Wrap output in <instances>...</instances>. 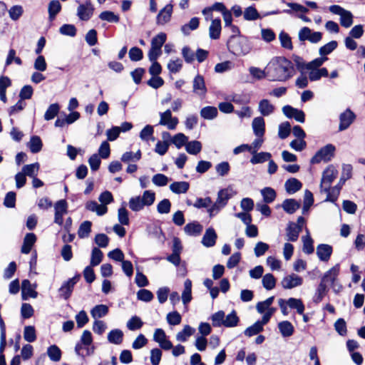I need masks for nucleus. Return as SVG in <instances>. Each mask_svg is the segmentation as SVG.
I'll return each mask as SVG.
<instances>
[{
	"instance_id": "3c124183",
	"label": "nucleus",
	"mask_w": 365,
	"mask_h": 365,
	"mask_svg": "<svg viewBox=\"0 0 365 365\" xmlns=\"http://www.w3.org/2000/svg\"><path fill=\"white\" fill-rule=\"evenodd\" d=\"M337 46L338 43L336 41H331L330 42L319 48V53L321 56L326 57L327 55H329L333 51H334Z\"/></svg>"
},
{
	"instance_id": "f03ea898",
	"label": "nucleus",
	"mask_w": 365,
	"mask_h": 365,
	"mask_svg": "<svg viewBox=\"0 0 365 365\" xmlns=\"http://www.w3.org/2000/svg\"><path fill=\"white\" fill-rule=\"evenodd\" d=\"M227 46L229 51L237 56H245L252 49L247 38L242 35H232L227 41Z\"/></svg>"
},
{
	"instance_id": "338daca9",
	"label": "nucleus",
	"mask_w": 365,
	"mask_h": 365,
	"mask_svg": "<svg viewBox=\"0 0 365 365\" xmlns=\"http://www.w3.org/2000/svg\"><path fill=\"white\" fill-rule=\"evenodd\" d=\"M263 330V327L259 324V321H257L254 324L247 327L244 334L247 336H252L254 335L258 334Z\"/></svg>"
},
{
	"instance_id": "393cba45",
	"label": "nucleus",
	"mask_w": 365,
	"mask_h": 365,
	"mask_svg": "<svg viewBox=\"0 0 365 365\" xmlns=\"http://www.w3.org/2000/svg\"><path fill=\"white\" fill-rule=\"evenodd\" d=\"M86 208L89 211L96 212L99 216L105 215L108 211V208L106 205H99L96 201L93 200L88 201L86 204Z\"/></svg>"
},
{
	"instance_id": "0e129e2a",
	"label": "nucleus",
	"mask_w": 365,
	"mask_h": 365,
	"mask_svg": "<svg viewBox=\"0 0 365 365\" xmlns=\"http://www.w3.org/2000/svg\"><path fill=\"white\" fill-rule=\"evenodd\" d=\"M353 18L351 12L346 10L340 16V24L344 28H349L353 24Z\"/></svg>"
},
{
	"instance_id": "37998d69",
	"label": "nucleus",
	"mask_w": 365,
	"mask_h": 365,
	"mask_svg": "<svg viewBox=\"0 0 365 365\" xmlns=\"http://www.w3.org/2000/svg\"><path fill=\"white\" fill-rule=\"evenodd\" d=\"M261 194L265 203H272L277 196L275 190L269 187L262 189Z\"/></svg>"
},
{
	"instance_id": "72a5a7b5",
	"label": "nucleus",
	"mask_w": 365,
	"mask_h": 365,
	"mask_svg": "<svg viewBox=\"0 0 365 365\" xmlns=\"http://www.w3.org/2000/svg\"><path fill=\"white\" fill-rule=\"evenodd\" d=\"M278 328L282 336L289 337L294 333L293 325L289 321H283L278 324Z\"/></svg>"
},
{
	"instance_id": "4be33fe9",
	"label": "nucleus",
	"mask_w": 365,
	"mask_h": 365,
	"mask_svg": "<svg viewBox=\"0 0 365 365\" xmlns=\"http://www.w3.org/2000/svg\"><path fill=\"white\" fill-rule=\"evenodd\" d=\"M203 230V227L197 221L187 223L184 227L185 232L190 236H197L200 235Z\"/></svg>"
},
{
	"instance_id": "6e6d98bb",
	"label": "nucleus",
	"mask_w": 365,
	"mask_h": 365,
	"mask_svg": "<svg viewBox=\"0 0 365 365\" xmlns=\"http://www.w3.org/2000/svg\"><path fill=\"white\" fill-rule=\"evenodd\" d=\"M232 197L230 191L227 189H221L217 193L216 201L218 204H222L225 207L227 205L228 200Z\"/></svg>"
},
{
	"instance_id": "603ef678",
	"label": "nucleus",
	"mask_w": 365,
	"mask_h": 365,
	"mask_svg": "<svg viewBox=\"0 0 365 365\" xmlns=\"http://www.w3.org/2000/svg\"><path fill=\"white\" fill-rule=\"evenodd\" d=\"M327 292V284H326V283H324L323 281L321 280V282L319 283V284L316 290L314 297V302H316V303L320 302L323 299L324 297L326 295Z\"/></svg>"
},
{
	"instance_id": "774afa93",
	"label": "nucleus",
	"mask_w": 365,
	"mask_h": 365,
	"mask_svg": "<svg viewBox=\"0 0 365 365\" xmlns=\"http://www.w3.org/2000/svg\"><path fill=\"white\" fill-rule=\"evenodd\" d=\"M291 132V125L289 122H283L279 125L278 135L281 139L287 138Z\"/></svg>"
},
{
	"instance_id": "680f3d73",
	"label": "nucleus",
	"mask_w": 365,
	"mask_h": 365,
	"mask_svg": "<svg viewBox=\"0 0 365 365\" xmlns=\"http://www.w3.org/2000/svg\"><path fill=\"white\" fill-rule=\"evenodd\" d=\"M129 207L134 212H138L143 210L145 207L141 200L140 196L133 197L130 199L128 202Z\"/></svg>"
},
{
	"instance_id": "a18cd8bd",
	"label": "nucleus",
	"mask_w": 365,
	"mask_h": 365,
	"mask_svg": "<svg viewBox=\"0 0 365 365\" xmlns=\"http://www.w3.org/2000/svg\"><path fill=\"white\" fill-rule=\"evenodd\" d=\"M239 321L240 319L237 315L236 311L232 310L230 314L225 317L223 326L225 327H235L237 326Z\"/></svg>"
},
{
	"instance_id": "4d7b16f0",
	"label": "nucleus",
	"mask_w": 365,
	"mask_h": 365,
	"mask_svg": "<svg viewBox=\"0 0 365 365\" xmlns=\"http://www.w3.org/2000/svg\"><path fill=\"white\" fill-rule=\"evenodd\" d=\"M262 283L267 290H271L275 287L276 279L272 274L268 273L262 277Z\"/></svg>"
},
{
	"instance_id": "864d4df0",
	"label": "nucleus",
	"mask_w": 365,
	"mask_h": 365,
	"mask_svg": "<svg viewBox=\"0 0 365 365\" xmlns=\"http://www.w3.org/2000/svg\"><path fill=\"white\" fill-rule=\"evenodd\" d=\"M185 150L189 154L197 155L202 150V144L197 140L187 142L185 146Z\"/></svg>"
},
{
	"instance_id": "de8ad7c7",
	"label": "nucleus",
	"mask_w": 365,
	"mask_h": 365,
	"mask_svg": "<svg viewBox=\"0 0 365 365\" xmlns=\"http://www.w3.org/2000/svg\"><path fill=\"white\" fill-rule=\"evenodd\" d=\"M61 349L56 345H51L47 349V355L53 361H59L61 359Z\"/></svg>"
},
{
	"instance_id": "c756f323",
	"label": "nucleus",
	"mask_w": 365,
	"mask_h": 365,
	"mask_svg": "<svg viewBox=\"0 0 365 365\" xmlns=\"http://www.w3.org/2000/svg\"><path fill=\"white\" fill-rule=\"evenodd\" d=\"M339 273V265L336 264L324 274L321 280L323 281L324 283L331 282V284H333L336 280Z\"/></svg>"
},
{
	"instance_id": "6e6552de",
	"label": "nucleus",
	"mask_w": 365,
	"mask_h": 365,
	"mask_svg": "<svg viewBox=\"0 0 365 365\" xmlns=\"http://www.w3.org/2000/svg\"><path fill=\"white\" fill-rule=\"evenodd\" d=\"M160 125H165L170 130H174L176 128L179 121L178 118L172 117V113L170 109L166 110L163 113H160Z\"/></svg>"
},
{
	"instance_id": "5fc2aeb1",
	"label": "nucleus",
	"mask_w": 365,
	"mask_h": 365,
	"mask_svg": "<svg viewBox=\"0 0 365 365\" xmlns=\"http://www.w3.org/2000/svg\"><path fill=\"white\" fill-rule=\"evenodd\" d=\"M103 257L102 251L98 247H93L91 252V266L96 267L98 265Z\"/></svg>"
},
{
	"instance_id": "cd10ccee",
	"label": "nucleus",
	"mask_w": 365,
	"mask_h": 365,
	"mask_svg": "<svg viewBox=\"0 0 365 365\" xmlns=\"http://www.w3.org/2000/svg\"><path fill=\"white\" fill-rule=\"evenodd\" d=\"M258 110L262 115L267 116L274 112V106L267 99H262L259 103Z\"/></svg>"
},
{
	"instance_id": "f257e3e1",
	"label": "nucleus",
	"mask_w": 365,
	"mask_h": 365,
	"mask_svg": "<svg viewBox=\"0 0 365 365\" xmlns=\"http://www.w3.org/2000/svg\"><path fill=\"white\" fill-rule=\"evenodd\" d=\"M267 76L272 81H286L294 75V68L291 61L279 56L272 58L266 67Z\"/></svg>"
},
{
	"instance_id": "ddd939ff",
	"label": "nucleus",
	"mask_w": 365,
	"mask_h": 365,
	"mask_svg": "<svg viewBox=\"0 0 365 365\" xmlns=\"http://www.w3.org/2000/svg\"><path fill=\"white\" fill-rule=\"evenodd\" d=\"M301 232V226L295 222H289L286 228L287 240L289 242H296Z\"/></svg>"
},
{
	"instance_id": "49530a36",
	"label": "nucleus",
	"mask_w": 365,
	"mask_h": 365,
	"mask_svg": "<svg viewBox=\"0 0 365 365\" xmlns=\"http://www.w3.org/2000/svg\"><path fill=\"white\" fill-rule=\"evenodd\" d=\"M199 24V19L197 17H193L190 19L188 24L181 26V31L185 35H189L191 31L195 30L198 28Z\"/></svg>"
},
{
	"instance_id": "a878e982",
	"label": "nucleus",
	"mask_w": 365,
	"mask_h": 365,
	"mask_svg": "<svg viewBox=\"0 0 365 365\" xmlns=\"http://www.w3.org/2000/svg\"><path fill=\"white\" fill-rule=\"evenodd\" d=\"M61 10V4L58 0H52L49 2L48 6V19L52 21L55 19L56 15Z\"/></svg>"
},
{
	"instance_id": "5701e85b",
	"label": "nucleus",
	"mask_w": 365,
	"mask_h": 365,
	"mask_svg": "<svg viewBox=\"0 0 365 365\" xmlns=\"http://www.w3.org/2000/svg\"><path fill=\"white\" fill-rule=\"evenodd\" d=\"M300 202L294 199H286L283 201L282 207L288 214L294 213L299 207Z\"/></svg>"
},
{
	"instance_id": "2f4dec72",
	"label": "nucleus",
	"mask_w": 365,
	"mask_h": 365,
	"mask_svg": "<svg viewBox=\"0 0 365 365\" xmlns=\"http://www.w3.org/2000/svg\"><path fill=\"white\" fill-rule=\"evenodd\" d=\"M39 168V163H34L32 164H29L23 166L21 172H23L26 175V176L34 178V177H36L38 175Z\"/></svg>"
},
{
	"instance_id": "dca6fc26",
	"label": "nucleus",
	"mask_w": 365,
	"mask_h": 365,
	"mask_svg": "<svg viewBox=\"0 0 365 365\" xmlns=\"http://www.w3.org/2000/svg\"><path fill=\"white\" fill-rule=\"evenodd\" d=\"M217 235L212 227H209L205 230V232L202 239V244L206 247H213L216 243Z\"/></svg>"
},
{
	"instance_id": "09e8293b",
	"label": "nucleus",
	"mask_w": 365,
	"mask_h": 365,
	"mask_svg": "<svg viewBox=\"0 0 365 365\" xmlns=\"http://www.w3.org/2000/svg\"><path fill=\"white\" fill-rule=\"evenodd\" d=\"M188 138L183 133H179L175 135L170 140L171 143L175 145L178 149L187 143Z\"/></svg>"
},
{
	"instance_id": "58836bf2",
	"label": "nucleus",
	"mask_w": 365,
	"mask_h": 365,
	"mask_svg": "<svg viewBox=\"0 0 365 365\" xmlns=\"http://www.w3.org/2000/svg\"><path fill=\"white\" fill-rule=\"evenodd\" d=\"M92 222L88 220H86L82 222L78 230V236L81 239L88 237L91 232Z\"/></svg>"
},
{
	"instance_id": "423d86ee",
	"label": "nucleus",
	"mask_w": 365,
	"mask_h": 365,
	"mask_svg": "<svg viewBox=\"0 0 365 365\" xmlns=\"http://www.w3.org/2000/svg\"><path fill=\"white\" fill-rule=\"evenodd\" d=\"M355 113L349 108H346L339 115V131H344L349 128L356 119Z\"/></svg>"
},
{
	"instance_id": "7c9ffc66",
	"label": "nucleus",
	"mask_w": 365,
	"mask_h": 365,
	"mask_svg": "<svg viewBox=\"0 0 365 365\" xmlns=\"http://www.w3.org/2000/svg\"><path fill=\"white\" fill-rule=\"evenodd\" d=\"M192 282L187 279L184 282V290L182 293V300L185 305H187L192 300Z\"/></svg>"
},
{
	"instance_id": "e433bc0d",
	"label": "nucleus",
	"mask_w": 365,
	"mask_h": 365,
	"mask_svg": "<svg viewBox=\"0 0 365 365\" xmlns=\"http://www.w3.org/2000/svg\"><path fill=\"white\" fill-rule=\"evenodd\" d=\"M307 235L302 237L303 242V252L307 255H310L314 252L313 240L312 239L308 229L306 230Z\"/></svg>"
},
{
	"instance_id": "aec40b11",
	"label": "nucleus",
	"mask_w": 365,
	"mask_h": 365,
	"mask_svg": "<svg viewBox=\"0 0 365 365\" xmlns=\"http://www.w3.org/2000/svg\"><path fill=\"white\" fill-rule=\"evenodd\" d=\"M93 343V336L91 332L88 330H84L81 336L80 340L75 346V353L79 354V350L81 349V345H91Z\"/></svg>"
},
{
	"instance_id": "39448f33",
	"label": "nucleus",
	"mask_w": 365,
	"mask_h": 365,
	"mask_svg": "<svg viewBox=\"0 0 365 365\" xmlns=\"http://www.w3.org/2000/svg\"><path fill=\"white\" fill-rule=\"evenodd\" d=\"M80 277V274H76L73 277L70 278L67 281L64 282L61 287L58 289L59 297L66 300L69 299L73 292L74 286L78 282Z\"/></svg>"
},
{
	"instance_id": "79ce46f5",
	"label": "nucleus",
	"mask_w": 365,
	"mask_h": 365,
	"mask_svg": "<svg viewBox=\"0 0 365 365\" xmlns=\"http://www.w3.org/2000/svg\"><path fill=\"white\" fill-rule=\"evenodd\" d=\"M287 304L291 309H295L299 314H304L305 308L301 299L291 297L287 301Z\"/></svg>"
},
{
	"instance_id": "1a4fd4ad",
	"label": "nucleus",
	"mask_w": 365,
	"mask_h": 365,
	"mask_svg": "<svg viewBox=\"0 0 365 365\" xmlns=\"http://www.w3.org/2000/svg\"><path fill=\"white\" fill-rule=\"evenodd\" d=\"M302 283V277L295 274H289L284 277L281 281V284L282 287L285 289H291L294 287L301 286Z\"/></svg>"
},
{
	"instance_id": "9b49d317",
	"label": "nucleus",
	"mask_w": 365,
	"mask_h": 365,
	"mask_svg": "<svg viewBox=\"0 0 365 365\" xmlns=\"http://www.w3.org/2000/svg\"><path fill=\"white\" fill-rule=\"evenodd\" d=\"M173 6L171 4L165 5L160 10L156 17V24L158 25H165L168 23L172 16Z\"/></svg>"
},
{
	"instance_id": "bb28decb",
	"label": "nucleus",
	"mask_w": 365,
	"mask_h": 365,
	"mask_svg": "<svg viewBox=\"0 0 365 365\" xmlns=\"http://www.w3.org/2000/svg\"><path fill=\"white\" fill-rule=\"evenodd\" d=\"M284 186L289 194H294L302 188V184L296 178H290L285 182Z\"/></svg>"
},
{
	"instance_id": "ea45409f",
	"label": "nucleus",
	"mask_w": 365,
	"mask_h": 365,
	"mask_svg": "<svg viewBox=\"0 0 365 365\" xmlns=\"http://www.w3.org/2000/svg\"><path fill=\"white\" fill-rule=\"evenodd\" d=\"M243 16L246 21H255L262 18L257 10L253 6L246 8L244 11Z\"/></svg>"
},
{
	"instance_id": "f3484780",
	"label": "nucleus",
	"mask_w": 365,
	"mask_h": 365,
	"mask_svg": "<svg viewBox=\"0 0 365 365\" xmlns=\"http://www.w3.org/2000/svg\"><path fill=\"white\" fill-rule=\"evenodd\" d=\"M321 192H324L327 193V198L325 199V202H331L335 203L336 205H338L336 203L339 195L340 194V190L338 187L334 186L331 187V185L324 186L322 189H321Z\"/></svg>"
},
{
	"instance_id": "4468645a",
	"label": "nucleus",
	"mask_w": 365,
	"mask_h": 365,
	"mask_svg": "<svg viewBox=\"0 0 365 365\" xmlns=\"http://www.w3.org/2000/svg\"><path fill=\"white\" fill-rule=\"evenodd\" d=\"M332 252V247L327 244H320L317 247V255L322 262H328Z\"/></svg>"
},
{
	"instance_id": "8fccbe9b",
	"label": "nucleus",
	"mask_w": 365,
	"mask_h": 365,
	"mask_svg": "<svg viewBox=\"0 0 365 365\" xmlns=\"http://www.w3.org/2000/svg\"><path fill=\"white\" fill-rule=\"evenodd\" d=\"M167 36L166 34L161 32L154 36L151 41V47L161 50L162 46L166 41Z\"/></svg>"
},
{
	"instance_id": "bf43d9fd",
	"label": "nucleus",
	"mask_w": 365,
	"mask_h": 365,
	"mask_svg": "<svg viewBox=\"0 0 365 365\" xmlns=\"http://www.w3.org/2000/svg\"><path fill=\"white\" fill-rule=\"evenodd\" d=\"M286 4L290 8V9H284L283 11L284 13L292 14V11L301 12V13H307L309 9L297 3L287 2Z\"/></svg>"
},
{
	"instance_id": "c85d7f7f",
	"label": "nucleus",
	"mask_w": 365,
	"mask_h": 365,
	"mask_svg": "<svg viewBox=\"0 0 365 365\" xmlns=\"http://www.w3.org/2000/svg\"><path fill=\"white\" fill-rule=\"evenodd\" d=\"M190 184L185 181L174 182L170 185V190L175 194H182L187 192Z\"/></svg>"
},
{
	"instance_id": "412c9836",
	"label": "nucleus",
	"mask_w": 365,
	"mask_h": 365,
	"mask_svg": "<svg viewBox=\"0 0 365 365\" xmlns=\"http://www.w3.org/2000/svg\"><path fill=\"white\" fill-rule=\"evenodd\" d=\"M36 241V236L34 233H27L24 239L23 245L21 247V252L24 254H29L33 245Z\"/></svg>"
},
{
	"instance_id": "e2e57ef3",
	"label": "nucleus",
	"mask_w": 365,
	"mask_h": 365,
	"mask_svg": "<svg viewBox=\"0 0 365 365\" xmlns=\"http://www.w3.org/2000/svg\"><path fill=\"white\" fill-rule=\"evenodd\" d=\"M59 110L60 106L58 103L51 104L44 114V119L46 120L53 119L58 113Z\"/></svg>"
},
{
	"instance_id": "4c0bfd02",
	"label": "nucleus",
	"mask_w": 365,
	"mask_h": 365,
	"mask_svg": "<svg viewBox=\"0 0 365 365\" xmlns=\"http://www.w3.org/2000/svg\"><path fill=\"white\" fill-rule=\"evenodd\" d=\"M108 313V307L105 304H98L95 306L91 311V314L93 318L98 319L102 318L107 315Z\"/></svg>"
},
{
	"instance_id": "c03bdc74",
	"label": "nucleus",
	"mask_w": 365,
	"mask_h": 365,
	"mask_svg": "<svg viewBox=\"0 0 365 365\" xmlns=\"http://www.w3.org/2000/svg\"><path fill=\"white\" fill-rule=\"evenodd\" d=\"M195 329L190 326L185 325L183 329L177 334L176 339L179 341L185 342L187 340L188 337L195 333Z\"/></svg>"
},
{
	"instance_id": "6ab92c4d",
	"label": "nucleus",
	"mask_w": 365,
	"mask_h": 365,
	"mask_svg": "<svg viewBox=\"0 0 365 365\" xmlns=\"http://www.w3.org/2000/svg\"><path fill=\"white\" fill-rule=\"evenodd\" d=\"M221 20L220 19H215L212 20L211 24L209 27V36L211 39H218L221 33Z\"/></svg>"
},
{
	"instance_id": "69168bd1",
	"label": "nucleus",
	"mask_w": 365,
	"mask_h": 365,
	"mask_svg": "<svg viewBox=\"0 0 365 365\" xmlns=\"http://www.w3.org/2000/svg\"><path fill=\"white\" fill-rule=\"evenodd\" d=\"M99 18L102 21H106L110 23H118L120 20L118 15L115 14L114 12L110 11H105L100 14Z\"/></svg>"
},
{
	"instance_id": "a211bd4d",
	"label": "nucleus",
	"mask_w": 365,
	"mask_h": 365,
	"mask_svg": "<svg viewBox=\"0 0 365 365\" xmlns=\"http://www.w3.org/2000/svg\"><path fill=\"white\" fill-rule=\"evenodd\" d=\"M253 132L257 137L262 138L265 132V123L262 117H256L252 123Z\"/></svg>"
},
{
	"instance_id": "2eb2a0df",
	"label": "nucleus",
	"mask_w": 365,
	"mask_h": 365,
	"mask_svg": "<svg viewBox=\"0 0 365 365\" xmlns=\"http://www.w3.org/2000/svg\"><path fill=\"white\" fill-rule=\"evenodd\" d=\"M193 92L198 96H204L207 93L205 80L202 76L197 75L192 82Z\"/></svg>"
},
{
	"instance_id": "052dcab7",
	"label": "nucleus",
	"mask_w": 365,
	"mask_h": 365,
	"mask_svg": "<svg viewBox=\"0 0 365 365\" xmlns=\"http://www.w3.org/2000/svg\"><path fill=\"white\" fill-rule=\"evenodd\" d=\"M143 325L141 319L138 316L132 317L126 324L127 328L130 331L140 329Z\"/></svg>"
},
{
	"instance_id": "0eeeda50",
	"label": "nucleus",
	"mask_w": 365,
	"mask_h": 365,
	"mask_svg": "<svg viewBox=\"0 0 365 365\" xmlns=\"http://www.w3.org/2000/svg\"><path fill=\"white\" fill-rule=\"evenodd\" d=\"M337 175L338 171L334 165L328 166L322 173L320 188L322 189L324 186L331 185V182L336 178Z\"/></svg>"
},
{
	"instance_id": "c9c22d12",
	"label": "nucleus",
	"mask_w": 365,
	"mask_h": 365,
	"mask_svg": "<svg viewBox=\"0 0 365 365\" xmlns=\"http://www.w3.org/2000/svg\"><path fill=\"white\" fill-rule=\"evenodd\" d=\"M27 145L32 153H37L41 151L43 143L39 136L33 135Z\"/></svg>"
},
{
	"instance_id": "473e14b6",
	"label": "nucleus",
	"mask_w": 365,
	"mask_h": 365,
	"mask_svg": "<svg viewBox=\"0 0 365 365\" xmlns=\"http://www.w3.org/2000/svg\"><path fill=\"white\" fill-rule=\"evenodd\" d=\"M217 114V108L214 106H205L200 110V116L205 120H213Z\"/></svg>"
},
{
	"instance_id": "13d9d810",
	"label": "nucleus",
	"mask_w": 365,
	"mask_h": 365,
	"mask_svg": "<svg viewBox=\"0 0 365 365\" xmlns=\"http://www.w3.org/2000/svg\"><path fill=\"white\" fill-rule=\"evenodd\" d=\"M96 347L91 345H81V349L79 350V354H76L78 356L81 357L83 361H86V357L91 356L94 354Z\"/></svg>"
},
{
	"instance_id": "a19ab883",
	"label": "nucleus",
	"mask_w": 365,
	"mask_h": 365,
	"mask_svg": "<svg viewBox=\"0 0 365 365\" xmlns=\"http://www.w3.org/2000/svg\"><path fill=\"white\" fill-rule=\"evenodd\" d=\"M253 156L250 159V162L252 164L255 165L258 163H262L265 161L269 160L272 155L267 152H261L259 153H252Z\"/></svg>"
},
{
	"instance_id": "f8f14e48",
	"label": "nucleus",
	"mask_w": 365,
	"mask_h": 365,
	"mask_svg": "<svg viewBox=\"0 0 365 365\" xmlns=\"http://www.w3.org/2000/svg\"><path fill=\"white\" fill-rule=\"evenodd\" d=\"M93 7L90 1L86 4H80L77 9V16L82 21H88L93 13Z\"/></svg>"
},
{
	"instance_id": "7ed1b4c3",
	"label": "nucleus",
	"mask_w": 365,
	"mask_h": 365,
	"mask_svg": "<svg viewBox=\"0 0 365 365\" xmlns=\"http://www.w3.org/2000/svg\"><path fill=\"white\" fill-rule=\"evenodd\" d=\"M336 148L332 144H327L319 149L312 158V164L319 163L322 161L329 162L334 155Z\"/></svg>"
},
{
	"instance_id": "9d476101",
	"label": "nucleus",
	"mask_w": 365,
	"mask_h": 365,
	"mask_svg": "<svg viewBox=\"0 0 365 365\" xmlns=\"http://www.w3.org/2000/svg\"><path fill=\"white\" fill-rule=\"evenodd\" d=\"M36 284H31L29 279H24L21 282V297L27 300L29 297L36 298L38 292L35 290Z\"/></svg>"
},
{
	"instance_id": "20e7f679",
	"label": "nucleus",
	"mask_w": 365,
	"mask_h": 365,
	"mask_svg": "<svg viewBox=\"0 0 365 365\" xmlns=\"http://www.w3.org/2000/svg\"><path fill=\"white\" fill-rule=\"evenodd\" d=\"M298 37L300 41H308L312 43H317L322 40V33L312 31L309 27L304 26L299 31Z\"/></svg>"
},
{
	"instance_id": "f704fd0d",
	"label": "nucleus",
	"mask_w": 365,
	"mask_h": 365,
	"mask_svg": "<svg viewBox=\"0 0 365 365\" xmlns=\"http://www.w3.org/2000/svg\"><path fill=\"white\" fill-rule=\"evenodd\" d=\"M309 79L311 81H319L322 77H327L329 76L328 70L326 68H321L319 69L309 70Z\"/></svg>"
},
{
	"instance_id": "b1692460",
	"label": "nucleus",
	"mask_w": 365,
	"mask_h": 365,
	"mask_svg": "<svg viewBox=\"0 0 365 365\" xmlns=\"http://www.w3.org/2000/svg\"><path fill=\"white\" fill-rule=\"evenodd\" d=\"M123 332L122 330L119 329H112L108 334V341L110 344L119 345L123 342Z\"/></svg>"
}]
</instances>
